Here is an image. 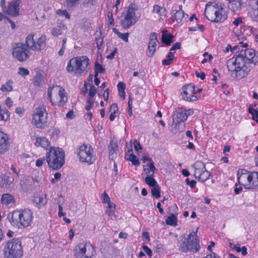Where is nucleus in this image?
<instances>
[{
    "label": "nucleus",
    "instance_id": "3",
    "mask_svg": "<svg viewBox=\"0 0 258 258\" xmlns=\"http://www.w3.org/2000/svg\"><path fill=\"white\" fill-rule=\"evenodd\" d=\"M196 232H190L187 238L184 235L179 237L177 241L178 249L182 252H197L200 248L199 240Z\"/></svg>",
    "mask_w": 258,
    "mask_h": 258
},
{
    "label": "nucleus",
    "instance_id": "45",
    "mask_svg": "<svg viewBox=\"0 0 258 258\" xmlns=\"http://www.w3.org/2000/svg\"><path fill=\"white\" fill-rule=\"evenodd\" d=\"M253 173L254 174V177L256 176L255 179L253 181L251 184V187L253 188H258V172L253 171Z\"/></svg>",
    "mask_w": 258,
    "mask_h": 258
},
{
    "label": "nucleus",
    "instance_id": "12",
    "mask_svg": "<svg viewBox=\"0 0 258 258\" xmlns=\"http://www.w3.org/2000/svg\"><path fill=\"white\" fill-rule=\"evenodd\" d=\"M94 252L92 245L87 242L79 243L74 249V254L77 258H92Z\"/></svg>",
    "mask_w": 258,
    "mask_h": 258
},
{
    "label": "nucleus",
    "instance_id": "62",
    "mask_svg": "<svg viewBox=\"0 0 258 258\" xmlns=\"http://www.w3.org/2000/svg\"><path fill=\"white\" fill-rule=\"evenodd\" d=\"M61 175V173L59 172L55 173L54 174V178L51 180V183H55L57 181V180L60 178Z\"/></svg>",
    "mask_w": 258,
    "mask_h": 258
},
{
    "label": "nucleus",
    "instance_id": "2",
    "mask_svg": "<svg viewBox=\"0 0 258 258\" xmlns=\"http://www.w3.org/2000/svg\"><path fill=\"white\" fill-rule=\"evenodd\" d=\"M11 225L18 228H26L31 225L33 219V213L29 209L14 211L8 215Z\"/></svg>",
    "mask_w": 258,
    "mask_h": 258
},
{
    "label": "nucleus",
    "instance_id": "29",
    "mask_svg": "<svg viewBox=\"0 0 258 258\" xmlns=\"http://www.w3.org/2000/svg\"><path fill=\"white\" fill-rule=\"evenodd\" d=\"M44 82V77L40 73H37L33 79V83L35 86H41Z\"/></svg>",
    "mask_w": 258,
    "mask_h": 258
},
{
    "label": "nucleus",
    "instance_id": "8",
    "mask_svg": "<svg viewBox=\"0 0 258 258\" xmlns=\"http://www.w3.org/2000/svg\"><path fill=\"white\" fill-rule=\"evenodd\" d=\"M217 7L213 6L209 9L206 7L205 15L206 18L211 22L223 23L227 18V14L223 9L221 4H216Z\"/></svg>",
    "mask_w": 258,
    "mask_h": 258
},
{
    "label": "nucleus",
    "instance_id": "48",
    "mask_svg": "<svg viewBox=\"0 0 258 258\" xmlns=\"http://www.w3.org/2000/svg\"><path fill=\"white\" fill-rule=\"evenodd\" d=\"M134 146L135 150L137 152H139L142 151V147L140 144V142H138L137 140H135L134 142Z\"/></svg>",
    "mask_w": 258,
    "mask_h": 258
},
{
    "label": "nucleus",
    "instance_id": "24",
    "mask_svg": "<svg viewBox=\"0 0 258 258\" xmlns=\"http://www.w3.org/2000/svg\"><path fill=\"white\" fill-rule=\"evenodd\" d=\"M184 124L175 121L174 119H173V124L171 126V131L175 134L178 133H180L183 131Z\"/></svg>",
    "mask_w": 258,
    "mask_h": 258
},
{
    "label": "nucleus",
    "instance_id": "47",
    "mask_svg": "<svg viewBox=\"0 0 258 258\" xmlns=\"http://www.w3.org/2000/svg\"><path fill=\"white\" fill-rule=\"evenodd\" d=\"M250 16L254 20H257L258 17V10L252 9L249 12Z\"/></svg>",
    "mask_w": 258,
    "mask_h": 258
},
{
    "label": "nucleus",
    "instance_id": "11",
    "mask_svg": "<svg viewBox=\"0 0 258 258\" xmlns=\"http://www.w3.org/2000/svg\"><path fill=\"white\" fill-rule=\"evenodd\" d=\"M12 54L13 57L17 60L23 62L26 61L29 57V50L26 44L19 42L13 44Z\"/></svg>",
    "mask_w": 258,
    "mask_h": 258
},
{
    "label": "nucleus",
    "instance_id": "44",
    "mask_svg": "<svg viewBox=\"0 0 258 258\" xmlns=\"http://www.w3.org/2000/svg\"><path fill=\"white\" fill-rule=\"evenodd\" d=\"M18 74L23 77H25L29 75V71L24 68L20 67L19 68Z\"/></svg>",
    "mask_w": 258,
    "mask_h": 258
},
{
    "label": "nucleus",
    "instance_id": "52",
    "mask_svg": "<svg viewBox=\"0 0 258 258\" xmlns=\"http://www.w3.org/2000/svg\"><path fill=\"white\" fill-rule=\"evenodd\" d=\"M97 93V89L93 85H91L89 90V96L90 98L93 97Z\"/></svg>",
    "mask_w": 258,
    "mask_h": 258
},
{
    "label": "nucleus",
    "instance_id": "39",
    "mask_svg": "<svg viewBox=\"0 0 258 258\" xmlns=\"http://www.w3.org/2000/svg\"><path fill=\"white\" fill-rule=\"evenodd\" d=\"M127 160L132 162V164L135 166H139L140 164V162L138 158L133 153H131L128 155Z\"/></svg>",
    "mask_w": 258,
    "mask_h": 258
},
{
    "label": "nucleus",
    "instance_id": "57",
    "mask_svg": "<svg viewBox=\"0 0 258 258\" xmlns=\"http://www.w3.org/2000/svg\"><path fill=\"white\" fill-rule=\"evenodd\" d=\"M128 33H118V37L125 42L128 41Z\"/></svg>",
    "mask_w": 258,
    "mask_h": 258
},
{
    "label": "nucleus",
    "instance_id": "43",
    "mask_svg": "<svg viewBox=\"0 0 258 258\" xmlns=\"http://www.w3.org/2000/svg\"><path fill=\"white\" fill-rule=\"evenodd\" d=\"M156 51V48L152 45H148L147 51L146 52L147 56L149 57H151L154 54Z\"/></svg>",
    "mask_w": 258,
    "mask_h": 258
},
{
    "label": "nucleus",
    "instance_id": "20",
    "mask_svg": "<svg viewBox=\"0 0 258 258\" xmlns=\"http://www.w3.org/2000/svg\"><path fill=\"white\" fill-rule=\"evenodd\" d=\"M108 150L109 159L113 160L117 156L116 151L118 150L117 143L112 140L111 141L108 145Z\"/></svg>",
    "mask_w": 258,
    "mask_h": 258
},
{
    "label": "nucleus",
    "instance_id": "25",
    "mask_svg": "<svg viewBox=\"0 0 258 258\" xmlns=\"http://www.w3.org/2000/svg\"><path fill=\"white\" fill-rule=\"evenodd\" d=\"M195 168V173L194 175L195 177H197L202 171L206 169L205 164L201 161H198L194 164Z\"/></svg>",
    "mask_w": 258,
    "mask_h": 258
},
{
    "label": "nucleus",
    "instance_id": "54",
    "mask_svg": "<svg viewBox=\"0 0 258 258\" xmlns=\"http://www.w3.org/2000/svg\"><path fill=\"white\" fill-rule=\"evenodd\" d=\"M108 25H114V19L112 12H109L108 14Z\"/></svg>",
    "mask_w": 258,
    "mask_h": 258
},
{
    "label": "nucleus",
    "instance_id": "59",
    "mask_svg": "<svg viewBox=\"0 0 258 258\" xmlns=\"http://www.w3.org/2000/svg\"><path fill=\"white\" fill-rule=\"evenodd\" d=\"M147 166H148V167L150 168V170L151 172H152L151 174L154 175L155 171H156V167L154 166V163L153 162H150L148 165Z\"/></svg>",
    "mask_w": 258,
    "mask_h": 258
},
{
    "label": "nucleus",
    "instance_id": "21",
    "mask_svg": "<svg viewBox=\"0 0 258 258\" xmlns=\"http://www.w3.org/2000/svg\"><path fill=\"white\" fill-rule=\"evenodd\" d=\"M47 202V200L46 195H38L34 197V203L36 206L38 208H40L44 206L46 204Z\"/></svg>",
    "mask_w": 258,
    "mask_h": 258
},
{
    "label": "nucleus",
    "instance_id": "16",
    "mask_svg": "<svg viewBox=\"0 0 258 258\" xmlns=\"http://www.w3.org/2000/svg\"><path fill=\"white\" fill-rule=\"evenodd\" d=\"M21 1L20 0L12 1L10 2L7 9L5 14H7L12 17H16L19 15L20 5Z\"/></svg>",
    "mask_w": 258,
    "mask_h": 258
},
{
    "label": "nucleus",
    "instance_id": "10",
    "mask_svg": "<svg viewBox=\"0 0 258 258\" xmlns=\"http://www.w3.org/2000/svg\"><path fill=\"white\" fill-rule=\"evenodd\" d=\"M32 123L38 128H44L48 126L47 113L44 106L36 108L34 112Z\"/></svg>",
    "mask_w": 258,
    "mask_h": 258
},
{
    "label": "nucleus",
    "instance_id": "18",
    "mask_svg": "<svg viewBox=\"0 0 258 258\" xmlns=\"http://www.w3.org/2000/svg\"><path fill=\"white\" fill-rule=\"evenodd\" d=\"M9 147V141L7 135L0 131V154L6 153Z\"/></svg>",
    "mask_w": 258,
    "mask_h": 258
},
{
    "label": "nucleus",
    "instance_id": "56",
    "mask_svg": "<svg viewBox=\"0 0 258 258\" xmlns=\"http://www.w3.org/2000/svg\"><path fill=\"white\" fill-rule=\"evenodd\" d=\"M117 88L118 92H123V94L124 93V91H125V86L124 83L123 82H119L117 84Z\"/></svg>",
    "mask_w": 258,
    "mask_h": 258
},
{
    "label": "nucleus",
    "instance_id": "4",
    "mask_svg": "<svg viewBox=\"0 0 258 258\" xmlns=\"http://www.w3.org/2000/svg\"><path fill=\"white\" fill-rule=\"evenodd\" d=\"M89 64L90 60L87 56L74 57L69 60L67 71L74 72L78 76H82L87 73Z\"/></svg>",
    "mask_w": 258,
    "mask_h": 258
},
{
    "label": "nucleus",
    "instance_id": "34",
    "mask_svg": "<svg viewBox=\"0 0 258 258\" xmlns=\"http://www.w3.org/2000/svg\"><path fill=\"white\" fill-rule=\"evenodd\" d=\"M157 35V34L155 32H153L150 34L148 45L156 47L157 43H158Z\"/></svg>",
    "mask_w": 258,
    "mask_h": 258
},
{
    "label": "nucleus",
    "instance_id": "31",
    "mask_svg": "<svg viewBox=\"0 0 258 258\" xmlns=\"http://www.w3.org/2000/svg\"><path fill=\"white\" fill-rule=\"evenodd\" d=\"M153 11L161 16H165L167 14V11L165 8L163 7H160L158 5H156L154 6Z\"/></svg>",
    "mask_w": 258,
    "mask_h": 258
},
{
    "label": "nucleus",
    "instance_id": "51",
    "mask_svg": "<svg viewBox=\"0 0 258 258\" xmlns=\"http://www.w3.org/2000/svg\"><path fill=\"white\" fill-rule=\"evenodd\" d=\"M109 111L113 112L114 113H117L118 111V108L117 104L112 103L110 106Z\"/></svg>",
    "mask_w": 258,
    "mask_h": 258
},
{
    "label": "nucleus",
    "instance_id": "5",
    "mask_svg": "<svg viewBox=\"0 0 258 258\" xmlns=\"http://www.w3.org/2000/svg\"><path fill=\"white\" fill-rule=\"evenodd\" d=\"M64 152L62 149L50 147L46 156L48 167L53 170L59 169L64 164Z\"/></svg>",
    "mask_w": 258,
    "mask_h": 258
},
{
    "label": "nucleus",
    "instance_id": "50",
    "mask_svg": "<svg viewBox=\"0 0 258 258\" xmlns=\"http://www.w3.org/2000/svg\"><path fill=\"white\" fill-rule=\"evenodd\" d=\"M51 34L54 36H57L62 34V32L59 30V28L55 27L53 28L51 30Z\"/></svg>",
    "mask_w": 258,
    "mask_h": 258
},
{
    "label": "nucleus",
    "instance_id": "14",
    "mask_svg": "<svg viewBox=\"0 0 258 258\" xmlns=\"http://www.w3.org/2000/svg\"><path fill=\"white\" fill-rule=\"evenodd\" d=\"M93 149L90 145L83 144L79 148L78 156L80 161L91 164L95 161V158L92 155Z\"/></svg>",
    "mask_w": 258,
    "mask_h": 258
},
{
    "label": "nucleus",
    "instance_id": "17",
    "mask_svg": "<svg viewBox=\"0 0 258 258\" xmlns=\"http://www.w3.org/2000/svg\"><path fill=\"white\" fill-rule=\"evenodd\" d=\"M35 182V181L32 177L25 176L21 179L20 185L23 191L27 192L32 190Z\"/></svg>",
    "mask_w": 258,
    "mask_h": 258
},
{
    "label": "nucleus",
    "instance_id": "37",
    "mask_svg": "<svg viewBox=\"0 0 258 258\" xmlns=\"http://www.w3.org/2000/svg\"><path fill=\"white\" fill-rule=\"evenodd\" d=\"M13 81L12 80H9L6 82V83L4 85H3L1 86V90L3 92H10L13 90V86H12Z\"/></svg>",
    "mask_w": 258,
    "mask_h": 258
},
{
    "label": "nucleus",
    "instance_id": "27",
    "mask_svg": "<svg viewBox=\"0 0 258 258\" xmlns=\"http://www.w3.org/2000/svg\"><path fill=\"white\" fill-rule=\"evenodd\" d=\"M177 119L175 121L183 123L187 118V115L184 111H176L175 114Z\"/></svg>",
    "mask_w": 258,
    "mask_h": 258
},
{
    "label": "nucleus",
    "instance_id": "13",
    "mask_svg": "<svg viewBox=\"0 0 258 258\" xmlns=\"http://www.w3.org/2000/svg\"><path fill=\"white\" fill-rule=\"evenodd\" d=\"M34 34L30 33L26 38V44L27 47L32 50L40 51L45 48L46 46V36L41 35L37 42L34 40Z\"/></svg>",
    "mask_w": 258,
    "mask_h": 258
},
{
    "label": "nucleus",
    "instance_id": "35",
    "mask_svg": "<svg viewBox=\"0 0 258 258\" xmlns=\"http://www.w3.org/2000/svg\"><path fill=\"white\" fill-rule=\"evenodd\" d=\"M177 217L174 214H171L170 216H168L165 220V222L166 224L171 226L176 225L177 224Z\"/></svg>",
    "mask_w": 258,
    "mask_h": 258
},
{
    "label": "nucleus",
    "instance_id": "61",
    "mask_svg": "<svg viewBox=\"0 0 258 258\" xmlns=\"http://www.w3.org/2000/svg\"><path fill=\"white\" fill-rule=\"evenodd\" d=\"M195 74L196 77L198 78H200L201 80H203L205 79V74L204 72H199L196 71Z\"/></svg>",
    "mask_w": 258,
    "mask_h": 258
},
{
    "label": "nucleus",
    "instance_id": "64",
    "mask_svg": "<svg viewBox=\"0 0 258 258\" xmlns=\"http://www.w3.org/2000/svg\"><path fill=\"white\" fill-rule=\"evenodd\" d=\"M45 160V159L44 158L37 159L36 161V166L37 167L41 166L44 162Z\"/></svg>",
    "mask_w": 258,
    "mask_h": 258
},
{
    "label": "nucleus",
    "instance_id": "63",
    "mask_svg": "<svg viewBox=\"0 0 258 258\" xmlns=\"http://www.w3.org/2000/svg\"><path fill=\"white\" fill-rule=\"evenodd\" d=\"M248 112L250 114H251L252 115V119L254 120L255 118L256 112H258V111L255 110L254 109L249 107L248 109Z\"/></svg>",
    "mask_w": 258,
    "mask_h": 258
},
{
    "label": "nucleus",
    "instance_id": "40",
    "mask_svg": "<svg viewBox=\"0 0 258 258\" xmlns=\"http://www.w3.org/2000/svg\"><path fill=\"white\" fill-rule=\"evenodd\" d=\"M167 57V59H164L162 60V63L163 65L168 66L171 64L172 60L174 58L173 53L171 52H170L168 54Z\"/></svg>",
    "mask_w": 258,
    "mask_h": 258
},
{
    "label": "nucleus",
    "instance_id": "42",
    "mask_svg": "<svg viewBox=\"0 0 258 258\" xmlns=\"http://www.w3.org/2000/svg\"><path fill=\"white\" fill-rule=\"evenodd\" d=\"M94 70L101 74H104L105 72V69L103 68L102 66L97 61L95 62Z\"/></svg>",
    "mask_w": 258,
    "mask_h": 258
},
{
    "label": "nucleus",
    "instance_id": "28",
    "mask_svg": "<svg viewBox=\"0 0 258 258\" xmlns=\"http://www.w3.org/2000/svg\"><path fill=\"white\" fill-rule=\"evenodd\" d=\"M174 36L171 34L166 35L163 31L162 35V42L167 45H170V44L173 41Z\"/></svg>",
    "mask_w": 258,
    "mask_h": 258
},
{
    "label": "nucleus",
    "instance_id": "15",
    "mask_svg": "<svg viewBox=\"0 0 258 258\" xmlns=\"http://www.w3.org/2000/svg\"><path fill=\"white\" fill-rule=\"evenodd\" d=\"M183 92L181 95L182 98L189 102L197 101L198 97L195 95V86L192 84H188L182 88Z\"/></svg>",
    "mask_w": 258,
    "mask_h": 258
},
{
    "label": "nucleus",
    "instance_id": "60",
    "mask_svg": "<svg viewBox=\"0 0 258 258\" xmlns=\"http://www.w3.org/2000/svg\"><path fill=\"white\" fill-rule=\"evenodd\" d=\"M56 27L59 28V30L62 32L63 33L64 31H66L67 30V27L64 23H60L59 25H58Z\"/></svg>",
    "mask_w": 258,
    "mask_h": 258
},
{
    "label": "nucleus",
    "instance_id": "26",
    "mask_svg": "<svg viewBox=\"0 0 258 258\" xmlns=\"http://www.w3.org/2000/svg\"><path fill=\"white\" fill-rule=\"evenodd\" d=\"M211 176H212L211 173L206 169H205L196 178H198V179L201 181L204 182L208 179Z\"/></svg>",
    "mask_w": 258,
    "mask_h": 258
},
{
    "label": "nucleus",
    "instance_id": "6",
    "mask_svg": "<svg viewBox=\"0 0 258 258\" xmlns=\"http://www.w3.org/2000/svg\"><path fill=\"white\" fill-rule=\"evenodd\" d=\"M4 253L5 258H21L23 255L21 241L14 238L8 241L5 245Z\"/></svg>",
    "mask_w": 258,
    "mask_h": 258
},
{
    "label": "nucleus",
    "instance_id": "33",
    "mask_svg": "<svg viewBox=\"0 0 258 258\" xmlns=\"http://www.w3.org/2000/svg\"><path fill=\"white\" fill-rule=\"evenodd\" d=\"M107 208L106 212L109 216L112 218L115 217V205L113 203H109Z\"/></svg>",
    "mask_w": 258,
    "mask_h": 258
},
{
    "label": "nucleus",
    "instance_id": "41",
    "mask_svg": "<svg viewBox=\"0 0 258 258\" xmlns=\"http://www.w3.org/2000/svg\"><path fill=\"white\" fill-rule=\"evenodd\" d=\"M95 41L98 49H101V46L103 43V37L102 36V34L101 32H100L99 35H98L95 37Z\"/></svg>",
    "mask_w": 258,
    "mask_h": 258
},
{
    "label": "nucleus",
    "instance_id": "22",
    "mask_svg": "<svg viewBox=\"0 0 258 258\" xmlns=\"http://www.w3.org/2000/svg\"><path fill=\"white\" fill-rule=\"evenodd\" d=\"M242 4L241 0H229L228 7L235 12L241 10Z\"/></svg>",
    "mask_w": 258,
    "mask_h": 258
},
{
    "label": "nucleus",
    "instance_id": "30",
    "mask_svg": "<svg viewBox=\"0 0 258 258\" xmlns=\"http://www.w3.org/2000/svg\"><path fill=\"white\" fill-rule=\"evenodd\" d=\"M1 202L3 204L8 205L14 202V197L10 194H6L2 196Z\"/></svg>",
    "mask_w": 258,
    "mask_h": 258
},
{
    "label": "nucleus",
    "instance_id": "58",
    "mask_svg": "<svg viewBox=\"0 0 258 258\" xmlns=\"http://www.w3.org/2000/svg\"><path fill=\"white\" fill-rule=\"evenodd\" d=\"M102 198H103V202H104L105 203H107V204H108L109 203H111L110 201V198H109V197L108 196V195L105 192H104L103 193V194L102 195Z\"/></svg>",
    "mask_w": 258,
    "mask_h": 258
},
{
    "label": "nucleus",
    "instance_id": "9",
    "mask_svg": "<svg viewBox=\"0 0 258 258\" xmlns=\"http://www.w3.org/2000/svg\"><path fill=\"white\" fill-rule=\"evenodd\" d=\"M137 8L135 4L131 3L123 12V18L121 20V25L125 29H129L138 21L136 16Z\"/></svg>",
    "mask_w": 258,
    "mask_h": 258
},
{
    "label": "nucleus",
    "instance_id": "53",
    "mask_svg": "<svg viewBox=\"0 0 258 258\" xmlns=\"http://www.w3.org/2000/svg\"><path fill=\"white\" fill-rule=\"evenodd\" d=\"M142 248L149 257H151L152 256V251L147 246L143 245Z\"/></svg>",
    "mask_w": 258,
    "mask_h": 258
},
{
    "label": "nucleus",
    "instance_id": "55",
    "mask_svg": "<svg viewBox=\"0 0 258 258\" xmlns=\"http://www.w3.org/2000/svg\"><path fill=\"white\" fill-rule=\"evenodd\" d=\"M186 184L190 186L191 188H194L196 187V181L194 180H189L188 178H186L185 180Z\"/></svg>",
    "mask_w": 258,
    "mask_h": 258
},
{
    "label": "nucleus",
    "instance_id": "36",
    "mask_svg": "<svg viewBox=\"0 0 258 258\" xmlns=\"http://www.w3.org/2000/svg\"><path fill=\"white\" fill-rule=\"evenodd\" d=\"M145 180L146 183L150 186L154 187L158 185L157 182L154 178L153 174L148 175L147 177L145 178Z\"/></svg>",
    "mask_w": 258,
    "mask_h": 258
},
{
    "label": "nucleus",
    "instance_id": "46",
    "mask_svg": "<svg viewBox=\"0 0 258 258\" xmlns=\"http://www.w3.org/2000/svg\"><path fill=\"white\" fill-rule=\"evenodd\" d=\"M132 104H133V99L131 97H129L128 101V106H127V112L128 114L130 116L132 115Z\"/></svg>",
    "mask_w": 258,
    "mask_h": 258
},
{
    "label": "nucleus",
    "instance_id": "32",
    "mask_svg": "<svg viewBox=\"0 0 258 258\" xmlns=\"http://www.w3.org/2000/svg\"><path fill=\"white\" fill-rule=\"evenodd\" d=\"M10 118V112L5 109H2L0 105V120L7 121Z\"/></svg>",
    "mask_w": 258,
    "mask_h": 258
},
{
    "label": "nucleus",
    "instance_id": "49",
    "mask_svg": "<svg viewBox=\"0 0 258 258\" xmlns=\"http://www.w3.org/2000/svg\"><path fill=\"white\" fill-rule=\"evenodd\" d=\"M57 14L58 15L62 16H64L67 19H70V15L67 11V10H59L57 11Z\"/></svg>",
    "mask_w": 258,
    "mask_h": 258
},
{
    "label": "nucleus",
    "instance_id": "38",
    "mask_svg": "<svg viewBox=\"0 0 258 258\" xmlns=\"http://www.w3.org/2000/svg\"><path fill=\"white\" fill-rule=\"evenodd\" d=\"M151 194L152 196L156 199H158L161 197L160 187L158 184L153 187L151 189Z\"/></svg>",
    "mask_w": 258,
    "mask_h": 258
},
{
    "label": "nucleus",
    "instance_id": "7",
    "mask_svg": "<svg viewBox=\"0 0 258 258\" xmlns=\"http://www.w3.org/2000/svg\"><path fill=\"white\" fill-rule=\"evenodd\" d=\"M47 95L52 105L57 106L63 105L68 100L65 90L59 86H53L47 91Z\"/></svg>",
    "mask_w": 258,
    "mask_h": 258
},
{
    "label": "nucleus",
    "instance_id": "19",
    "mask_svg": "<svg viewBox=\"0 0 258 258\" xmlns=\"http://www.w3.org/2000/svg\"><path fill=\"white\" fill-rule=\"evenodd\" d=\"M181 6H179V10H173L172 13L174 14V18L178 23H181L183 21V19L185 20L188 15L185 14L181 9Z\"/></svg>",
    "mask_w": 258,
    "mask_h": 258
},
{
    "label": "nucleus",
    "instance_id": "23",
    "mask_svg": "<svg viewBox=\"0 0 258 258\" xmlns=\"http://www.w3.org/2000/svg\"><path fill=\"white\" fill-rule=\"evenodd\" d=\"M35 145L36 147H41L44 149H47L49 145V143L46 138L38 137L36 139Z\"/></svg>",
    "mask_w": 258,
    "mask_h": 258
},
{
    "label": "nucleus",
    "instance_id": "1",
    "mask_svg": "<svg viewBox=\"0 0 258 258\" xmlns=\"http://www.w3.org/2000/svg\"><path fill=\"white\" fill-rule=\"evenodd\" d=\"M235 56L228 60L227 68L235 77L241 79L247 76L258 62V52L251 48L241 49Z\"/></svg>",
    "mask_w": 258,
    "mask_h": 258
}]
</instances>
